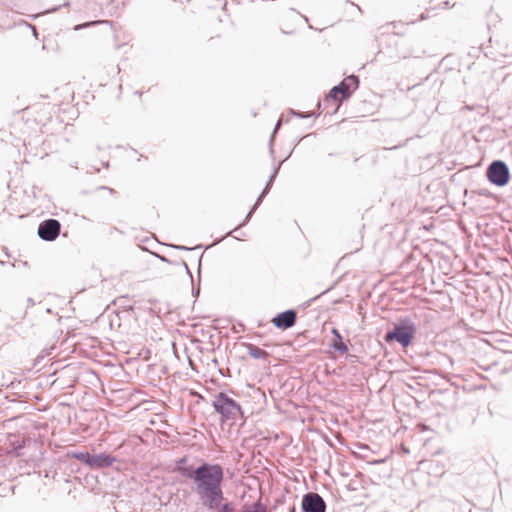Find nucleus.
<instances>
[{
  "label": "nucleus",
  "mask_w": 512,
  "mask_h": 512,
  "mask_svg": "<svg viewBox=\"0 0 512 512\" xmlns=\"http://www.w3.org/2000/svg\"><path fill=\"white\" fill-rule=\"evenodd\" d=\"M224 468L197 494L198 504L208 512H238L237 504L225 497Z\"/></svg>",
  "instance_id": "f257e3e1"
},
{
  "label": "nucleus",
  "mask_w": 512,
  "mask_h": 512,
  "mask_svg": "<svg viewBox=\"0 0 512 512\" xmlns=\"http://www.w3.org/2000/svg\"><path fill=\"white\" fill-rule=\"evenodd\" d=\"M188 455L175 460L173 471L192 481V491L195 495L205 487L223 469L219 463L202 461L198 466L189 465Z\"/></svg>",
  "instance_id": "f03ea898"
},
{
  "label": "nucleus",
  "mask_w": 512,
  "mask_h": 512,
  "mask_svg": "<svg viewBox=\"0 0 512 512\" xmlns=\"http://www.w3.org/2000/svg\"><path fill=\"white\" fill-rule=\"evenodd\" d=\"M360 80L355 74H350L333 86L323 99L324 109L331 105L332 110H327V114L334 115L344 102H347L354 92L359 88Z\"/></svg>",
  "instance_id": "7ed1b4c3"
},
{
  "label": "nucleus",
  "mask_w": 512,
  "mask_h": 512,
  "mask_svg": "<svg viewBox=\"0 0 512 512\" xmlns=\"http://www.w3.org/2000/svg\"><path fill=\"white\" fill-rule=\"evenodd\" d=\"M418 326L411 316H400L393 323V327L384 334L386 343H398L403 349L411 346L417 336Z\"/></svg>",
  "instance_id": "20e7f679"
},
{
  "label": "nucleus",
  "mask_w": 512,
  "mask_h": 512,
  "mask_svg": "<svg viewBox=\"0 0 512 512\" xmlns=\"http://www.w3.org/2000/svg\"><path fill=\"white\" fill-rule=\"evenodd\" d=\"M211 406L215 413L220 416L221 424L229 423V425H235L238 420L241 421V426L245 423L242 406L225 392L220 391L215 394Z\"/></svg>",
  "instance_id": "39448f33"
},
{
  "label": "nucleus",
  "mask_w": 512,
  "mask_h": 512,
  "mask_svg": "<svg viewBox=\"0 0 512 512\" xmlns=\"http://www.w3.org/2000/svg\"><path fill=\"white\" fill-rule=\"evenodd\" d=\"M67 456L78 460L90 469H102L113 466L117 458L107 452L91 453L88 450L70 451Z\"/></svg>",
  "instance_id": "423d86ee"
},
{
  "label": "nucleus",
  "mask_w": 512,
  "mask_h": 512,
  "mask_svg": "<svg viewBox=\"0 0 512 512\" xmlns=\"http://www.w3.org/2000/svg\"><path fill=\"white\" fill-rule=\"evenodd\" d=\"M487 180L494 186L504 187L510 181V169L503 160H493L486 168Z\"/></svg>",
  "instance_id": "0eeeda50"
},
{
  "label": "nucleus",
  "mask_w": 512,
  "mask_h": 512,
  "mask_svg": "<svg viewBox=\"0 0 512 512\" xmlns=\"http://www.w3.org/2000/svg\"><path fill=\"white\" fill-rule=\"evenodd\" d=\"M61 229V224L57 219L49 218L41 221L37 228V235L40 239L51 242L54 241Z\"/></svg>",
  "instance_id": "6e6552de"
},
{
  "label": "nucleus",
  "mask_w": 512,
  "mask_h": 512,
  "mask_svg": "<svg viewBox=\"0 0 512 512\" xmlns=\"http://www.w3.org/2000/svg\"><path fill=\"white\" fill-rule=\"evenodd\" d=\"M302 512H325L326 503L322 496L315 492H307L301 501Z\"/></svg>",
  "instance_id": "1a4fd4ad"
},
{
  "label": "nucleus",
  "mask_w": 512,
  "mask_h": 512,
  "mask_svg": "<svg viewBox=\"0 0 512 512\" xmlns=\"http://www.w3.org/2000/svg\"><path fill=\"white\" fill-rule=\"evenodd\" d=\"M297 321V311L295 309H287L277 313L271 323L279 330L285 331L292 328Z\"/></svg>",
  "instance_id": "9d476101"
},
{
  "label": "nucleus",
  "mask_w": 512,
  "mask_h": 512,
  "mask_svg": "<svg viewBox=\"0 0 512 512\" xmlns=\"http://www.w3.org/2000/svg\"><path fill=\"white\" fill-rule=\"evenodd\" d=\"M331 333L333 338L329 344L330 348L334 350V352L339 353L341 355L347 354L349 349L347 344L344 342L343 336L339 332L338 329L333 327L331 329Z\"/></svg>",
  "instance_id": "9b49d317"
},
{
  "label": "nucleus",
  "mask_w": 512,
  "mask_h": 512,
  "mask_svg": "<svg viewBox=\"0 0 512 512\" xmlns=\"http://www.w3.org/2000/svg\"><path fill=\"white\" fill-rule=\"evenodd\" d=\"M31 442L30 437L22 436V437H15L14 439H11L9 444L11 447L12 453L18 457L21 455V450L24 449L26 446H28Z\"/></svg>",
  "instance_id": "f8f14e48"
},
{
  "label": "nucleus",
  "mask_w": 512,
  "mask_h": 512,
  "mask_svg": "<svg viewBox=\"0 0 512 512\" xmlns=\"http://www.w3.org/2000/svg\"><path fill=\"white\" fill-rule=\"evenodd\" d=\"M246 348H247L248 354L254 359H267L269 356V353L266 350L254 345V344L247 343Z\"/></svg>",
  "instance_id": "ddd939ff"
},
{
  "label": "nucleus",
  "mask_w": 512,
  "mask_h": 512,
  "mask_svg": "<svg viewBox=\"0 0 512 512\" xmlns=\"http://www.w3.org/2000/svg\"><path fill=\"white\" fill-rule=\"evenodd\" d=\"M241 512H265V506L258 500L252 504H245Z\"/></svg>",
  "instance_id": "4468645a"
},
{
  "label": "nucleus",
  "mask_w": 512,
  "mask_h": 512,
  "mask_svg": "<svg viewBox=\"0 0 512 512\" xmlns=\"http://www.w3.org/2000/svg\"><path fill=\"white\" fill-rule=\"evenodd\" d=\"M283 118H284V113L280 116V118L278 119L275 127H274V130L270 136V139H269V150H270V153L273 155L274 154V149H273V143H274V138H275V135L277 134V132L279 131V129L281 128L282 124H283Z\"/></svg>",
  "instance_id": "2eb2a0df"
},
{
  "label": "nucleus",
  "mask_w": 512,
  "mask_h": 512,
  "mask_svg": "<svg viewBox=\"0 0 512 512\" xmlns=\"http://www.w3.org/2000/svg\"><path fill=\"white\" fill-rule=\"evenodd\" d=\"M395 22L386 23L378 28V34L375 36L376 41H381L380 37H382L385 34H389L392 31V28H395Z\"/></svg>",
  "instance_id": "dca6fc26"
},
{
  "label": "nucleus",
  "mask_w": 512,
  "mask_h": 512,
  "mask_svg": "<svg viewBox=\"0 0 512 512\" xmlns=\"http://www.w3.org/2000/svg\"><path fill=\"white\" fill-rule=\"evenodd\" d=\"M286 114H288L289 116H292V117H297L299 119H308L313 116L312 112H308V111L302 112V111L295 110L293 108L287 109Z\"/></svg>",
  "instance_id": "f3484780"
},
{
  "label": "nucleus",
  "mask_w": 512,
  "mask_h": 512,
  "mask_svg": "<svg viewBox=\"0 0 512 512\" xmlns=\"http://www.w3.org/2000/svg\"><path fill=\"white\" fill-rule=\"evenodd\" d=\"M272 185L273 184L266 182L263 190L261 191V193L258 195V197L256 199V206H259L262 203L265 196L269 193Z\"/></svg>",
  "instance_id": "a211bd4d"
},
{
  "label": "nucleus",
  "mask_w": 512,
  "mask_h": 512,
  "mask_svg": "<svg viewBox=\"0 0 512 512\" xmlns=\"http://www.w3.org/2000/svg\"><path fill=\"white\" fill-rule=\"evenodd\" d=\"M170 247L176 249V250H181V251H191V250H194V249H200L202 248L203 246L201 244L199 245H196L195 247H188V246H184V245H176V244H172L170 245Z\"/></svg>",
  "instance_id": "6ab92c4d"
},
{
  "label": "nucleus",
  "mask_w": 512,
  "mask_h": 512,
  "mask_svg": "<svg viewBox=\"0 0 512 512\" xmlns=\"http://www.w3.org/2000/svg\"><path fill=\"white\" fill-rule=\"evenodd\" d=\"M332 289V286L327 288L326 290H324L323 292H321L320 294L316 295L315 297H312L309 301H307V303L305 304L306 307L310 306L311 302H314L315 300H317L319 297H321L322 295L326 294L328 291H330Z\"/></svg>",
  "instance_id": "aec40b11"
},
{
  "label": "nucleus",
  "mask_w": 512,
  "mask_h": 512,
  "mask_svg": "<svg viewBox=\"0 0 512 512\" xmlns=\"http://www.w3.org/2000/svg\"><path fill=\"white\" fill-rule=\"evenodd\" d=\"M288 158V156L286 158H284L283 160L279 161L278 164L273 168V171L272 173H276L278 175L279 171H280V168H281V165L284 163V161Z\"/></svg>",
  "instance_id": "412c9836"
},
{
  "label": "nucleus",
  "mask_w": 512,
  "mask_h": 512,
  "mask_svg": "<svg viewBox=\"0 0 512 512\" xmlns=\"http://www.w3.org/2000/svg\"><path fill=\"white\" fill-rule=\"evenodd\" d=\"M181 264L185 268L186 273L188 274V276L191 278V281L193 282L192 272H191L190 268L188 267L187 263L185 261H182Z\"/></svg>",
  "instance_id": "4be33fe9"
},
{
  "label": "nucleus",
  "mask_w": 512,
  "mask_h": 512,
  "mask_svg": "<svg viewBox=\"0 0 512 512\" xmlns=\"http://www.w3.org/2000/svg\"><path fill=\"white\" fill-rule=\"evenodd\" d=\"M251 216H252L251 214L247 213V215H246V216H245V218L242 220V222L238 225V227L245 226V225L249 222V220H250Z\"/></svg>",
  "instance_id": "5701e85b"
},
{
  "label": "nucleus",
  "mask_w": 512,
  "mask_h": 512,
  "mask_svg": "<svg viewBox=\"0 0 512 512\" xmlns=\"http://www.w3.org/2000/svg\"><path fill=\"white\" fill-rule=\"evenodd\" d=\"M322 107V103L320 102L318 104V109L315 113H313V116L315 119L319 117V115L323 112V109L321 108Z\"/></svg>",
  "instance_id": "b1692460"
},
{
  "label": "nucleus",
  "mask_w": 512,
  "mask_h": 512,
  "mask_svg": "<svg viewBox=\"0 0 512 512\" xmlns=\"http://www.w3.org/2000/svg\"><path fill=\"white\" fill-rule=\"evenodd\" d=\"M97 190H107L110 194L115 193V190L113 188L107 187V186H100L97 188Z\"/></svg>",
  "instance_id": "393cba45"
},
{
  "label": "nucleus",
  "mask_w": 512,
  "mask_h": 512,
  "mask_svg": "<svg viewBox=\"0 0 512 512\" xmlns=\"http://www.w3.org/2000/svg\"><path fill=\"white\" fill-rule=\"evenodd\" d=\"M277 176L278 175L276 173H271L267 182L273 184Z\"/></svg>",
  "instance_id": "a878e982"
},
{
  "label": "nucleus",
  "mask_w": 512,
  "mask_h": 512,
  "mask_svg": "<svg viewBox=\"0 0 512 512\" xmlns=\"http://www.w3.org/2000/svg\"><path fill=\"white\" fill-rule=\"evenodd\" d=\"M199 293H200V287L195 288L194 286H192V295L194 297H198Z\"/></svg>",
  "instance_id": "bb28decb"
},
{
  "label": "nucleus",
  "mask_w": 512,
  "mask_h": 512,
  "mask_svg": "<svg viewBox=\"0 0 512 512\" xmlns=\"http://www.w3.org/2000/svg\"><path fill=\"white\" fill-rule=\"evenodd\" d=\"M34 305H35L34 299L31 297L27 298V308L32 307Z\"/></svg>",
  "instance_id": "cd10ccee"
},
{
  "label": "nucleus",
  "mask_w": 512,
  "mask_h": 512,
  "mask_svg": "<svg viewBox=\"0 0 512 512\" xmlns=\"http://www.w3.org/2000/svg\"><path fill=\"white\" fill-rule=\"evenodd\" d=\"M156 256H157V257H158L162 262H165V263H171V262H170V260H169L167 257L163 256V255H159V254H157Z\"/></svg>",
  "instance_id": "c85d7f7f"
},
{
  "label": "nucleus",
  "mask_w": 512,
  "mask_h": 512,
  "mask_svg": "<svg viewBox=\"0 0 512 512\" xmlns=\"http://www.w3.org/2000/svg\"><path fill=\"white\" fill-rule=\"evenodd\" d=\"M258 208V206H256V202L254 203V205L251 207V209L248 211L249 214L253 215V213L255 212V210Z\"/></svg>",
  "instance_id": "c756f323"
},
{
  "label": "nucleus",
  "mask_w": 512,
  "mask_h": 512,
  "mask_svg": "<svg viewBox=\"0 0 512 512\" xmlns=\"http://www.w3.org/2000/svg\"><path fill=\"white\" fill-rule=\"evenodd\" d=\"M128 298V295H123V296H120L118 297L116 300L113 301V303H116L117 301L120 302L122 301L123 299H127Z\"/></svg>",
  "instance_id": "7c9ffc66"
},
{
  "label": "nucleus",
  "mask_w": 512,
  "mask_h": 512,
  "mask_svg": "<svg viewBox=\"0 0 512 512\" xmlns=\"http://www.w3.org/2000/svg\"><path fill=\"white\" fill-rule=\"evenodd\" d=\"M28 27H30L32 29V32H33V35L37 38V31H36V28L30 24H27Z\"/></svg>",
  "instance_id": "2f4dec72"
},
{
  "label": "nucleus",
  "mask_w": 512,
  "mask_h": 512,
  "mask_svg": "<svg viewBox=\"0 0 512 512\" xmlns=\"http://www.w3.org/2000/svg\"><path fill=\"white\" fill-rule=\"evenodd\" d=\"M450 57H451L450 55H447V56L443 57V58L440 60L439 64H443L445 61L449 60V59H450Z\"/></svg>",
  "instance_id": "473e14b6"
},
{
  "label": "nucleus",
  "mask_w": 512,
  "mask_h": 512,
  "mask_svg": "<svg viewBox=\"0 0 512 512\" xmlns=\"http://www.w3.org/2000/svg\"><path fill=\"white\" fill-rule=\"evenodd\" d=\"M287 512H296V507L294 504H292L291 506H289L288 508V511Z\"/></svg>",
  "instance_id": "72a5a7b5"
},
{
  "label": "nucleus",
  "mask_w": 512,
  "mask_h": 512,
  "mask_svg": "<svg viewBox=\"0 0 512 512\" xmlns=\"http://www.w3.org/2000/svg\"><path fill=\"white\" fill-rule=\"evenodd\" d=\"M201 258H202V255L199 258V267H198V278L199 279H200V271H201Z\"/></svg>",
  "instance_id": "f704fd0d"
},
{
  "label": "nucleus",
  "mask_w": 512,
  "mask_h": 512,
  "mask_svg": "<svg viewBox=\"0 0 512 512\" xmlns=\"http://www.w3.org/2000/svg\"><path fill=\"white\" fill-rule=\"evenodd\" d=\"M290 117H291V116H289L288 114H287V115H286V114H284L283 122H286V123H287V122H289Z\"/></svg>",
  "instance_id": "c9c22d12"
},
{
  "label": "nucleus",
  "mask_w": 512,
  "mask_h": 512,
  "mask_svg": "<svg viewBox=\"0 0 512 512\" xmlns=\"http://www.w3.org/2000/svg\"><path fill=\"white\" fill-rule=\"evenodd\" d=\"M126 311H134V307L132 305L125 306Z\"/></svg>",
  "instance_id": "e433bc0d"
},
{
  "label": "nucleus",
  "mask_w": 512,
  "mask_h": 512,
  "mask_svg": "<svg viewBox=\"0 0 512 512\" xmlns=\"http://www.w3.org/2000/svg\"><path fill=\"white\" fill-rule=\"evenodd\" d=\"M442 4H443L442 8H448L449 7V1H443Z\"/></svg>",
  "instance_id": "4c0bfd02"
},
{
  "label": "nucleus",
  "mask_w": 512,
  "mask_h": 512,
  "mask_svg": "<svg viewBox=\"0 0 512 512\" xmlns=\"http://www.w3.org/2000/svg\"><path fill=\"white\" fill-rule=\"evenodd\" d=\"M96 22H86L84 24V26L88 27V26H91V25H94Z\"/></svg>",
  "instance_id": "58836bf2"
},
{
  "label": "nucleus",
  "mask_w": 512,
  "mask_h": 512,
  "mask_svg": "<svg viewBox=\"0 0 512 512\" xmlns=\"http://www.w3.org/2000/svg\"><path fill=\"white\" fill-rule=\"evenodd\" d=\"M283 502H284L283 500H278V501L276 502V504H275V505H273V508L275 509V508H276V506H277V504H280V503H283Z\"/></svg>",
  "instance_id": "ea45409f"
},
{
  "label": "nucleus",
  "mask_w": 512,
  "mask_h": 512,
  "mask_svg": "<svg viewBox=\"0 0 512 512\" xmlns=\"http://www.w3.org/2000/svg\"><path fill=\"white\" fill-rule=\"evenodd\" d=\"M81 28H82V25H76L74 29L75 30H80Z\"/></svg>",
  "instance_id": "a19ab883"
},
{
  "label": "nucleus",
  "mask_w": 512,
  "mask_h": 512,
  "mask_svg": "<svg viewBox=\"0 0 512 512\" xmlns=\"http://www.w3.org/2000/svg\"><path fill=\"white\" fill-rule=\"evenodd\" d=\"M115 67H116V72H117V73H120V65H117V66H115Z\"/></svg>",
  "instance_id": "79ce46f5"
},
{
  "label": "nucleus",
  "mask_w": 512,
  "mask_h": 512,
  "mask_svg": "<svg viewBox=\"0 0 512 512\" xmlns=\"http://www.w3.org/2000/svg\"><path fill=\"white\" fill-rule=\"evenodd\" d=\"M421 20H425L426 19V16L424 14H421Z\"/></svg>",
  "instance_id": "37998d69"
},
{
  "label": "nucleus",
  "mask_w": 512,
  "mask_h": 512,
  "mask_svg": "<svg viewBox=\"0 0 512 512\" xmlns=\"http://www.w3.org/2000/svg\"><path fill=\"white\" fill-rule=\"evenodd\" d=\"M220 241H221V240H217V241L214 243V245H215V244H217V243H220ZM212 246H213V244H212ZM210 247H211V245H210ZM208 248H209V246H208V247H206V249H208Z\"/></svg>",
  "instance_id": "c03bdc74"
},
{
  "label": "nucleus",
  "mask_w": 512,
  "mask_h": 512,
  "mask_svg": "<svg viewBox=\"0 0 512 512\" xmlns=\"http://www.w3.org/2000/svg\"><path fill=\"white\" fill-rule=\"evenodd\" d=\"M38 16H39V15H38V14H36V15H33V16H32V18H33V19H36Z\"/></svg>",
  "instance_id": "a18cd8bd"
},
{
  "label": "nucleus",
  "mask_w": 512,
  "mask_h": 512,
  "mask_svg": "<svg viewBox=\"0 0 512 512\" xmlns=\"http://www.w3.org/2000/svg\"><path fill=\"white\" fill-rule=\"evenodd\" d=\"M41 98H47V95H40Z\"/></svg>",
  "instance_id": "49530a36"
},
{
  "label": "nucleus",
  "mask_w": 512,
  "mask_h": 512,
  "mask_svg": "<svg viewBox=\"0 0 512 512\" xmlns=\"http://www.w3.org/2000/svg\"><path fill=\"white\" fill-rule=\"evenodd\" d=\"M0 264H1V265H4V264H5V262H4V261H0Z\"/></svg>",
  "instance_id": "de8ad7c7"
}]
</instances>
